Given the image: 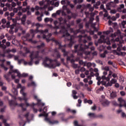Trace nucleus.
I'll use <instances>...</instances> for the list:
<instances>
[{
    "mask_svg": "<svg viewBox=\"0 0 126 126\" xmlns=\"http://www.w3.org/2000/svg\"><path fill=\"white\" fill-rule=\"evenodd\" d=\"M35 26H36V27H37V30H30V33L32 35V38H33L34 36H35V34L36 33L40 32V33H42V34H43V39H46L47 42H50V41H51H51H53V42L54 43H55V44H56V45H58V46L59 47V49H61V50H62V51L63 53V56H67L68 53L65 52V50H64V47H65V45L62 46V44H61L60 43V42H59V41H58V40H56L55 39V38H52V39H50V37L52 36L51 33H49L47 36H46V35H45V34H46V33H48V32L49 31H48V30H45V31L38 30V28H39V27H43V25H41L39 23H36V24H35Z\"/></svg>",
    "mask_w": 126,
    "mask_h": 126,
    "instance_id": "1",
    "label": "nucleus"
},
{
    "mask_svg": "<svg viewBox=\"0 0 126 126\" xmlns=\"http://www.w3.org/2000/svg\"><path fill=\"white\" fill-rule=\"evenodd\" d=\"M68 28L67 29H65V28L63 26L62 27V32L63 33V37H64L65 41H70V43L68 44V47H72V45H73L74 42H73V38H74V36H70V34L67 32V30H70L71 33H74V34H77V33H79L81 32V33H85V31H80V29L83 28V25L82 24H80L79 25V29L76 31L73 30V29L70 28V25H67Z\"/></svg>",
    "mask_w": 126,
    "mask_h": 126,
    "instance_id": "2",
    "label": "nucleus"
},
{
    "mask_svg": "<svg viewBox=\"0 0 126 126\" xmlns=\"http://www.w3.org/2000/svg\"><path fill=\"white\" fill-rule=\"evenodd\" d=\"M43 64L46 67L55 68L57 66H60L61 65V63H58L57 60L53 61L48 57H46L43 61Z\"/></svg>",
    "mask_w": 126,
    "mask_h": 126,
    "instance_id": "3",
    "label": "nucleus"
},
{
    "mask_svg": "<svg viewBox=\"0 0 126 126\" xmlns=\"http://www.w3.org/2000/svg\"><path fill=\"white\" fill-rule=\"evenodd\" d=\"M89 48V46L86 45H83L82 44H80L79 45H76L74 46V49L75 50V52L76 53L77 52V50H79L81 53L80 54L79 52H78V55L79 56H82V53H84L86 55H90V52L89 51H86L85 50L86 49H88Z\"/></svg>",
    "mask_w": 126,
    "mask_h": 126,
    "instance_id": "4",
    "label": "nucleus"
},
{
    "mask_svg": "<svg viewBox=\"0 0 126 126\" xmlns=\"http://www.w3.org/2000/svg\"><path fill=\"white\" fill-rule=\"evenodd\" d=\"M17 88H21L20 93L23 96V98L18 97L19 101H23V100H24L25 101V104L27 107H29V106H31V105H30V104H29V103L27 102L29 99L28 97H26L27 96V93L23 92V91L26 89L25 87H22L21 84H18L17 85Z\"/></svg>",
    "mask_w": 126,
    "mask_h": 126,
    "instance_id": "5",
    "label": "nucleus"
},
{
    "mask_svg": "<svg viewBox=\"0 0 126 126\" xmlns=\"http://www.w3.org/2000/svg\"><path fill=\"white\" fill-rule=\"evenodd\" d=\"M101 39L98 41L100 43H102V42H107V45H111V42L112 43H115V42H119L120 41V38L117 37L115 39V37H110V36H107L105 38V35H101ZM102 41H100L101 40Z\"/></svg>",
    "mask_w": 126,
    "mask_h": 126,
    "instance_id": "6",
    "label": "nucleus"
},
{
    "mask_svg": "<svg viewBox=\"0 0 126 126\" xmlns=\"http://www.w3.org/2000/svg\"><path fill=\"white\" fill-rule=\"evenodd\" d=\"M30 58H31V61L29 62H24V64L25 65H26V64H28L29 65H32L33 64V60L34 59H37V58H39V52H32L30 56Z\"/></svg>",
    "mask_w": 126,
    "mask_h": 126,
    "instance_id": "7",
    "label": "nucleus"
},
{
    "mask_svg": "<svg viewBox=\"0 0 126 126\" xmlns=\"http://www.w3.org/2000/svg\"><path fill=\"white\" fill-rule=\"evenodd\" d=\"M117 83V79H112V80L110 82H108L107 83V82L105 81H101V83L102 84V85H104V86H112V85H113V84H115V83Z\"/></svg>",
    "mask_w": 126,
    "mask_h": 126,
    "instance_id": "8",
    "label": "nucleus"
},
{
    "mask_svg": "<svg viewBox=\"0 0 126 126\" xmlns=\"http://www.w3.org/2000/svg\"><path fill=\"white\" fill-rule=\"evenodd\" d=\"M121 37L122 36V32H121V31L118 30L115 33H111L109 37L110 38H116V37Z\"/></svg>",
    "mask_w": 126,
    "mask_h": 126,
    "instance_id": "9",
    "label": "nucleus"
},
{
    "mask_svg": "<svg viewBox=\"0 0 126 126\" xmlns=\"http://www.w3.org/2000/svg\"><path fill=\"white\" fill-rule=\"evenodd\" d=\"M118 103H119V107H126V102L125 99L122 97H119L118 99Z\"/></svg>",
    "mask_w": 126,
    "mask_h": 126,
    "instance_id": "10",
    "label": "nucleus"
},
{
    "mask_svg": "<svg viewBox=\"0 0 126 126\" xmlns=\"http://www.w3.org/2000/svg\"><path fill=\"white\" fill-rule=\"evenodd\" d=\"M14 72L17 73L18 77H27L28 76V73H23V74H21L18 70H15Z\"/></svg>",
    "mask_w": 126,
    "mask_h": 126,
    "instance_id": "11",
    "label": "nucleus"
},
{
    "mask_svg": "<svg viewBox=\"0 0 126 126\" xmlns=\"http://www.w3.org/2000/svg\"><path fill=\"white\" fill-rule=\"evenodd\" d=\"M0 119H1L2 121V123L4 126H10V124L7 123L6 119L3 118V116H0Z\"/></svg>",
    "mask_w": 126,
    "mask_h": 126,
    "instance_id": "12",
    "label": "nucleus"
},
{
    "mask_svg": "<svg viewBox=\"0 0 126 126\" xmlns=\"http://www.w3.org/2000/svg\"><path fill=\"white\" fill-rule=\"evenodd\" d=\"M48 7V5H44L43 7H39L38 6H35L34 9L35 10H42V9H46Z\"/></svg>",
    "mask_w": 126,
    "mask_h": 126,
    "instance_id": "13",
    "label": "nucleus"
},
{
    "mask_svg": "<svg viewBox=\"0 0 126 126\" xmlns=\"http://www.w3.org/2000/svg\"><path fill=\"white\" fill-rule=\"evenodd\" d=\"M45 120L47 122H49V123H50V124H52V125H55V124H58L59 123V122H58V121H57V120L51 121H50V119H49V118H48L47 117L45 118Z\"/></svg>",
    "mask_w": 126,
    "mask_h": 126,
    "instance_id": "14",
    "label": "nucleus"
},
{
    "mask_svg": "<svg viewBox=\"0 0 126 126\" xmlns=\"http://www.w3.org/2000/svg\"><path fill=\"white\" fill-rule=\"evenodd\" d=\"M101 103H102L103 106H104L105 107H106V106H108V105H109V104H110V102H109V101H108L106 99H103L101 101Z\"/></svg>",
    "mask_w": 126,
    "mask_h": 126,
    "instance_id": "15",
    "label": "nucleus"
},
{
    "mask_svg": "<svg viewBox=\"0 0 126 126\" xmlns=\"http://www.w3.org/2000/svg\"><path fill=\"white\" fill-rule=\"evenodd\" d=\"M85 13L86 14V17H89V15H90V16H91V17H94V16L95 15V14L94 13H90L89 12H85Z\"/></svg>",
    "mask_w": 126,
    "mask_h": 126,
    "instance_id": "16",
    "label": "nucleus"
},
{
    "mask_svg": "<svg viewBox=\"0 0 126 126\" xmlns=\"http://www.w3.org/2000/svg\"><path fill=\"white\" fill-rule=\"evenodd\" d=\"M67 61H70L71 63H74V60H73V55H71V57H68L67 58Z\"/></svg>",
    "mask_w": 126,
    "mask_h": 126,
    "instance_id": "17",
    "label": "nucleus"
},
{
    "mask_svg": "<svg viewBox=\"0 0 126 126\" xmlns=\"http://www.w3.org/2000/svg\"><path fill=\"white\" fill-rule=\"evenodd\" d=\"M9 103L10 106H16V105H18L16 102H15L13 100H10L9 101Z\"/></svg>",
    "mask_w": 126,
    "mask_h": 126,
    "instance_id": "18",
    "label": "nucleus"
},
{
    "mask_svg": "<svg viewBox=\"0 0 126 126\" xmlns=\"http://www.w3.org/2000/svg\"><path fill=\"white\" fill-rule=\"evenodd\" d=\"M88 116L89 117L91 118V119H92V118H97V116L96 115V114H95L94 113H90L88 114Z\"/></svg>",
    "mask_w": 126,
    "mask_h": 126,
    "instance_id": "19",
    "label": "nucleus"
},
{
    "mask_svg": "<svg viewBox=\"0 0 126 126\" xmlns=\"http://www.w3.org/2000/svg\"><path fill=\"white\" fill-rule=\"evenodd\" d=\"M116 96L117 93L114 91H112V92L110 94V97L111 99H114V98H115Z\"/></svg>",
    "mask_w": 126,
    "mask_h": 126,
    "instance_id": "20",
    "label": "nucleus"
},
{
    "mask_svg": "<svg viewBox=\"0 0 126 126\" xmlns=\"http://www.w3.org/2000/svg\"><path fill=\"white\" fill-rule=\"evenodd\" d=\"M30 8V7L28 6L26 8L23 9V11H27L28 15H31V12L29 11Z\"/></svg>",
    "mask_w": 126,
    "mask_h": 126,
    "instance_id": "21",
    "label": "nucleus"
},
{
    "mask_svg": "<svg viewBox=\"0 0 126 126\" xmlns=\"http://www.w3.org/2000/svg\"><path fill=\"white\" fill-rule=\"evenodd\" d=\"M12 92L14 93V95H17V94H18V92L17 91V90L14 88V85L13 84H12Z\"/></svg>",
    "mask_w": 126,
    "mask_h": 126,
    "instance_id": "22",
    "label": "nucleus"
},
{
    "mask_svg": "<svg viewBox=\"0 0 126 126\" xmlns=\"http://www.w3.org/2000/svg\"><path fill=\"white\" fill-rule=\"evenodd\" d=\"M10 71L9 72V74H11V73H16L15 72H14V70H16V69H14L13 70V66L10 65Z\"/></svg>",
    "mask_w": 126,
    "mask_h": 126,
    "instance_id": "23",
    "label": "nucleus"
},
{
    "mask_svg": "<svg viewBox=\"0 0 126 126\" xmlns=\"http://www.w3.org/2000/svg\"><path fill=\"white\" fill-rule=\"evenodd\" d=\"M53 20H54L53 19V18H45L44 19L45 22H52Z\"/></svg>",
    "mask_w": 126,
    "mask_h": 126,
    "instance_id": "24",
    "label": "nucleus"
},
{
    "mask_svg": "<svg viewBox=\"0 0 126 126\" xmlns=\"http://www.w3.org/2000/svg\"><path fill=\"white\" fill-rule=\"evenodd\" d=\"M87 7L89 8V11H91V12H92V11H93L94 10V8H93V7H91V4H88L87 5Z\"/></svg>",
    "mask_w": 126,
    "mask_h": 126,
    "instance_id": "25",
    "label": "nucleus"
},
{
    "mask_svg": "<svg viewBox=\"0 0 126 126\" xmlns=\"http://www.w3.org/2000/svg\"><path fill=\"white\" fill-rule=\"evenodd\" d=\"M116 54L118 55V56H122V57H125L126 56V53L125 52H116Z\"/></svg>",
    "mask_w": 126,
    "mask_h": 126,
    "instance_id": "26",
    "label": "nucleus"
},
{
    "mask_svg": "<svg viewBox=\"0 0 126 126\" xmlns=\"http://www.w3.org/2000/svg\"><path fill=\"white\" fill-rule=\"evenodd\" d=\"M30 37V34L27 33L26 35V37H23L22 39L24 40V41H26V40H27V39H28V38H29Z\"/></svg>",
    "mask_w": 126,
    "mask_h": 126,
    "instance_id": "27",
    "label": "nucleus"
},
{
    "mask_svg": "<svg viewBox=\"0 0 126 126\" xmlns=\"http://www.w3.org/2000/svg\"><path fill=\"white\" fill-rule=\"evenodd\" d=\"M108 54V51H105L102 54H100L101 58H105L106 57V55Z\"/></svg>",
    "mask_w": 126,
    "mask_h": 126,
    "instance_id": "28",
    "label": "nucleus"
},
{
    "mask_svg": "<svg viewBox=\"0 0 126 126\" xmlns=\"http://www.w3.org/2000/svg\"><path fill=\"white\" fill-rule=\"evenodd\" d=\"M100 37H101V36H100ZM100 40V42H102V41H103V39H101V38L98 40V42H95V46H98V43H106L107 44V41H102V42H99V40Z\"/></svg>",
    "mask_w": 126,
    "mask_h": 126,
    "instance_id": "29",
    "label": "nucleus"
},
{
    "mask_svg": "<svg viewBox=\"0 0 126 126\" xmlns=\"http://www.w3.org/2000/svg\"><path fill=\"white\" fill-rule=\"evenodd\" d=\"M28 87H31V86H36V83L34 82H32L31 83H29L28 84Z\"/></svg>",
    "mask_w": 126,
    "mask_h": 126,
    "instance_id": "30",
    "label": "nucleus"
},
{
    "mask_svg": "<svg viewBox=\"0 0 126 126\" xmlns=\"http://www.w3.org/2000/svg\"><path fill=\"white\" fill-rule=\"evenodd\" d=\"M95 25H96V24H95V23L92 24V27H93L94 28V32H98V29H97L95 27Z\"/></svg>",
    "mask_w": 126,
    "mask_h": 126,
    "instance_id": "31",
    "label": "nucleus"
},
{
    "mask_svg": "<svg viewBox=\"0 0 126 126\" xmlns=\"http://www.w3.org/2000/svg\"><path fill=\"white\" fill-rule=\"evenodd\" d=\"M45 1H47V4H51L52 5H53V4H54V0H51V1H50V0H45Z\"/></svg>",
    "mask_w": 126,
    "mask_h": 126,
    "instance_id": "32",
    "label": "nucleus"
},
{
    "mask_svg": "<svg viewBox=\"0 0 126 126\" xmlns=\"http://www.w3.org/2000/svg\"><path fill=\"white\" fill-rule=\"evenodd\" d=\"M19 106H20V107H21L23 111H26V109L24 108V106H25V104H24V103H21L19 104Z\"/></svg>",
    "mask_w": 126,
    "mask_h": 126,
    "instance_id": "33",
    "label": "nucleus"
},
{
    "mask_svg": "<svg viewBox=\"0 0 126 126\" xmlns=\"http://www.w3.org/2000/svg\"><path fill=\"white\" fill-rule=\"evenodd\" d=\"M28 41H29V42H30V43H32V44H36V43H37V41H36V40L33 41L32 38L29 39Z\"/></svg>",
    "mask_w": 126,
    "mask_h": 126,
    "instance_id": "34",
    "label": "nucleus"
},
{
    "mask_svg": "<svg viewBox=\"0 0 126 126\" xmlns=\"http://www.w3.org/2000/svg\"><path fill=\"white\" fill-rule=\"evenodd\" d=\"M59 21H60L61 24H63V23H66V22L65 21V20H63V18H60L59 19Z\"/></svg>",
    "mask_w": 126,
    "mask_h": 126,
    "instance_id": "35",
    "label": "nucleus"
},
{
    "mask_svg": "<svg viewBox=\"0 0 126 126\" xmlns=\"http://www.w3.org/2000/svg\"><path fill=\"white\" fill-rule=\"evenodd\" d=\"M24 50L26 51V53L23 54V56H24V57H25L26 56V54H28V53H29L30 51H29V49L26 47L24 48Z\"/></svg>",
    "mask_w": 126,
    "mask_h": 126,
    "instance_id": "36",
    "label": "nucleus"
},
{
    "mask_svg": "<svg viewBox=\"0 0 126 126\" xmlns=\"http://www.w3.org/2000/svg\"><path fill=\"white\" fill-rule=\"evenodd\" d=\"M101 79H102V80H104V79H105L107 81H109V80H110V78L108 77L106 78V76H105V75H103L102 76Z\"/></svg>",
    "mask_w": 126,
    "mask_h": 126,
    "instance_id": "37",
    "label": "nucleus"
},
{
    "mask_svg": "<svg viewBox=\"0 0 126 126\" xmlns=\"http://www.w3.org/2000/svg\"><path fill=\"white\" fill-rule=\"evenodd\" d=\"M25 19H26V15H23L21 21L22 22V24H24V22H25Z\"/></svg>",
    "mask_w": 126,
    "mask_h": 126,
    "instance_id": "38",
    "label": "nucleus"
},
{
    "mask_svg": "<svg viewBox=\"0 0 126 126\" xmlns=\"http://www.w3.org/2000/svg\"><path fill=\"white\" fill-rule=\"evenodd\" d=\"M104 12H105L104 14V17H107L109 14L108 13V12H107V10L106 9H103Z\"/></svg>",
    "mask_w": 126,
    "mask_h": 126,
    "instance_id": "39",
    "label": "nucleus"
},
{
    "mask_svg": "<svg viewBox=\"0 0 126 126\" xmlns=\"http://www.w3.org/2000/svg\"><path fill=\"white\" fill-rule=\"evenodd\" d=\"M45 3V1H44V0H42V1H40L38 2V4H39L40 6H43Z\"/></svg>",
    "mask_w": 126,
    "mask_h": 126,
    "instance_id": "40",
    "label": "nucleus"
},
{
    "mask_svg": "<svg viewBox=\"0 0 126 126\" xmlns=\"http://www.w3.org/2000/svg\"><path fill=\"white\" fill-rule=\"evenodd\" d=\"M34 99H35V100H37V103H38V104H39L40 103L41 100L39 99V98H38V96H37L36 95H34Z\"/></svg>",
    "mask_w": 126,
    "mask_h": 126,
    "instance_id": "41",
    "label": "nucleus"
},
{
    "mask_svg": "<svg viewBox=\"0 0 126 126\" xmlns=\"http://www.w3.org/2000/svg\"><path fill=\"white\" fill-rule=\"evenodd\" d=\"M55 53H57V58H61V54H59V53L58 52V49H55Z\"/></svg>",
    "mask_w": 126,
    "mask_h": 126,
    "instance_id": "42",
    "label": "nucleus"
},
{
    "mask_svg": "<svg viewBox=\"0 0 126 126\" xmlns=\"http://www.w3.org/2000/svg\"><path fill=\"white\" fill-rule=\"evenodd\" d=\"M106 8L108 10H110L111 9V3H108L106 4Z\"/></svg>",
    "mask_w": 126,
    "mask_h": 126,
    "instance_id": "43",
    "label": "nucleus"
},
{
    "mask_svg": "<svg viewBox=\"0 0 126 126\" xmlns=\"http://www.w3.org/2000/svg\"><path fill=\"white\" fill-rule=\"evenodd\" d=\"M45 46V43H42L41 45H38L37 46V48L38 49H41L42 48H43V47H44Z\"/></svg>",
    "mask_w": 126,
    "mask_h": 126,
    "instance_id": "44",
    "label": "nucleus"
},
{
    "mask_svg": "<svg viewBox=\"0 0 126 126\" xmlns=\"http://www.w3.org/2000/svg\"><path fill=\"white\" fill-rule=\"evenodd\" d=\"M1 67H2L3 68L4 70H5V71H6V70H7V69H8V68L4 66V64H1Z\"/></svg>",
    "mask_w": 126,
    "mask_h": 126,
    "instance_id": "45",
    "label": "nucleus"
},
{
    "mask_svg": "<svg viewBox=\"0 0 126 126\" xmlns=\"http://www.w3.org/2000/svg\"><path fill=\"white\" fill-rule=\"evenodd\" d=\"M78 102L79 104H77V107H80V106H81V103H82V100H81V99H78Z\"/></svg>",
    "mask_w": 126,
    "mask_h": 126,
    "instance_id": "46",
    "label": "nucleus"
},
{
    "mask_svg": "<svg viewBox=\"0 0 126 126\" xmlns=\"http://www.w3.org/2000/svg\"><path fill=\"white\" fill-rule=\"evenodd\" d=\"M126 24V21H123L122 22V25L123 28H126V27H125Z\"/></svg>",
    "mask_w": 126,
    "mask_h": 126,
    "instance_id": "47",
    "label": "nucleus"
},
{
    "mask_svg": "<svg viewBox=\"0 0 126 126\" xmlns=\"http://www.w3.org/2000/svg\"><path fill=\"white\" fill-rule=\"evenodd\" d=\"M96 63H99L100 64H101L102 65H103V62H102V61L100 60H96Z\"/></svg>",
    "mask_w": 126,
    "mask_h": 126,
    "instance_id": "48",
    "label": "nucleus"
},
{
    "mask_svg": "<svg viewBox=\"0 0 126 126\" xmlns=\"http://www.w3.org/2000/svg\"><path fill=\"white\" fill-rule=\"evenodd\" d=\"M10 25V22L8 21L6 24L5 27H6L7 28H9Z\"/></svg>",
    "mask_w": 126,
    "mask_h": 126,
    "instance_id": "49",
    "label": "nucleus"
},
{
    "mask_svg": "<svg viewBox=\"0 0 126 126\" xmlns=\"http://www.w3.org/2000/svg\"><path fill=\"white\" fill-rule=\"evenodd\" d=\"M9 52H12L13 53H16V49H13L11 50H7V52L9 53Z\"/></svg>",
    "mask_w": 126,
    "mask_h": 126,
    "instance_id": "50",
    "label": "nucleus"
},
{
    "mask_svg": "<svg viewBox=\"0 0 126 126\" xmlns=\"http://www.w3.org/2000/svg\"><path fill=\"white\" fill-rule=\"evenodd\" d=\"M1 22L2 23V24L4 25L6 23V20H5V19H2L1 20Z\"/></svg>",
    "mask_w": 126,
    "mask_h": 126,
    "instance_id": "51",
    "label": "nucleus"
},
{
    "mask_svg": "<svg viewBox=\"0 0 126 126\" xmlns=\"http://www.w3.org/2000/svg\"><path fill=\"white\" fill-rule=\"evenodd\" d=\"M0 47H1L2 49H6V46L4 44H1V42L0 44Z\"/></svg>",
    "mask_w": 126,
    "mask_h": 126,
    "instance_id": "52",
    "label": "nucleus"
},
{
    "mask_svg": "<svg viewBox=\"0 0 126 126\" xmlns=\"http://www.w3.org/2000/svg\"><path fill=\"white\" fill-rule=\"evenodd\" d=\"M16 27V24H13L10 26V29L13 30Z\"/></svg>",
    "mask_w": 126,
    "mask_h": 126,
    "instance_id": "53",
    "label": "nucleus"
},
{
    "mask_svg": "<svg viewBox=\"0 0 126 126\" xmlns=\"http://www.w3.org/2000/svg\"><path fill=\"white\" fill-rule=\"evenodd\" d=\"M6 108V106L5 105L4 106V107L3 108H1L0 110L1 113H3V112H4Z\"/></svg>",
    "mask_w": 126,
    "mask_h": 126,
    "instance_id": "54",
    "label": "nucleus"
},
{
    "mask_svg": "<svg viewBox=\"0 0 126 126\" xmlns=\"http://www.w3.org/2000/svg\"><path fill=\"white\" fill-rule=\"evenodd\" d=\"M16 4L17 5H18V6H20L22 4L21 1H17L16 2Z\"/></svg>",
    "mask_w": 126,
    "mask_h": 126,
    "instance_id": "55",
    "label": "nucleus"
},
{
    "mask_svg": "<svg viewBox=\"0 0 126 126\" xmlns=\"http://www.w3.org/2000/svg\"><path fill=\"white\" fill-rule=\"evenodd\" d=\"M92 65V63H87V67H91Z\"/></svg>",
    "mask_w": 126,
    "mask_h": 126,
    "instance_id": "56",
    "label": "nucleus"
},
{
    "mask_svg": "<svg viewBox=\"0 0 126 126\" xmlns=\"http://www.w3.org/2000/svg\"><path fill=\"white\" fill-rule=\"evenodd\" d=\"M43 16V15H41V17H38L37 18V19L38 21H42V17Z\"/></svg>",
    "mask_w": 126,
    "mask_h": 126,
    "instance_id": "57",
    "label": "nucleus"
},
{
    "mask_svg": "<svg viewBox=\"0 0 126 126\" xmlns=\"http://www.w3.org/2000/svg\"><path fill=\"white\" fill-rule=\"evenodd\" d=\"M11 5H12V7H15V6H16V3H15L14 2H12Z\"/></svg>",
    "mask_w": 126,
    "mask_h": 126,
    "instance_id": "58",
    "label": "nucleus"
},
{
    "mask_svg": "<svg viewBox=\"0 0 126 126\" xmlns=\"http://www.w3.org/2000/svg\"><path fill=\"white\" fill-rule=\"evenodd\" d=\"M104 70H106V71H109L110 70V68L108 66L104 67Z\"/></svg>",
    "mask_w": 126,
    "mask_h": 126,
    "instance_id": "59",
    "label": "nucleus"
},
{
    "mask_svg": "<svg viewBox=\"0 0 126 126\" xmlns=\"http://www.w3.org/2000/svg\"><path fill=\"white\" fill-rule=\"evenodd\" d=\"M79 63H80V64H83L84 65H85V63H84V62H83V61H82V60L79 61Z\"/></svg>",
    "mask_w": 126,
    "mask_h": 126,
    "instance_id": "60",
    "label": "nucleus"
},
{
    "mask_svg": "<svg viewBox=\"0 0 126 126\" xmlns=\"http://www.w3.org/2000/svg\"><path fill=\"white\" fill-rule=\"evenodd\" d=\"M72 95H76V94H77V92H76V91L75 90H73L72 91Z\"/></svg>",
    "mask_w": 126,
    "mask_h": 126,
    "instance_id": "61",
    "label": "nucleus"
},
{
    "mask_svg": "<svg viewBox=\"0 0 126 126\" xmlns=\"http://www.w3.org/2000/svg\"><path fill=\"white\" fill-rule=\"evenodd\" d=\"M120 94L121 96H125V95H126V93H125V92L124 91H122V92H120Z\"/></svg>",
    "mask_w": 126,
    "mask_h": 126,
    "instance_id": "62",
    "label": "nucleus"
},
{
    "mask_svg": "<svg viewBox=\"0 0 126 126\" xmlns=\"http://www.w3.org/2000/svg\"><path fill=\"white\" fill-rule=\"evenodd\" d=\"M105 34L106 35H109V34H111V32H110L109 31H107L106 32H104Z\"/></svg>",
    "mask_w": 126,
    "mask_h": 126,
    "instance_id": "63",
    "label": "nucleus"
},
{
    "mask_svg": "<svg viewBox=\"0 0 126 126\" xmlns=\"http://www.w3.org/2000/svg\"><path fill=\"white\" fill-rule=\"evenodd\" d=\"M96 105H94L91 107V110H92L93 111H95V110H96Z\"/></svg>",
    "mask_w": 126,
    "mask_h": 126,
    "instance_id": "64",
    "label": "nucleus"
}]
</instances>
